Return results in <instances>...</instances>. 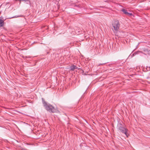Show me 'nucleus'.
Segmentation results:
<instances>
[{"label": "nucleus", "instance_id": "f257e3e1", "mask_svg": "<svg viewBox=\"0 0 150 150\" xmlns=\"http://www.w3.org/2000/svg\"><path fill=\"white\" fill-rule=\"evenodd\" d=\"M42 100L43 106L47 111L52 113H54L56 112V109L52 105L47 103L43 98H42Z\"/></svg>", "mask_w": 150, "mask_h": 150}, {"label": "nucleus", "instance_id": "f03ea898", "mask_svg": "<svg viewBox=\"0 0 150 150\" xmlns=\"http://www.w3.org/2000/svg\"><path fill=\"white\" fill-rule=\"evenodd\" d=\"M117 127L119 132L124 134L127 137H128L129 135L127 133V132L128 131L127 129L123 127L121 123H120L118 125Z\"/></svg>", "mask_w": 150, "mask_h": 150}, {"label": "nucleus", "instance_id": "7ed1b4c3", "mask_svg": "<svg viewBox=\"0 0 150 150\" xmlns=\"http://www.w3.org/2000/svg\"><path fill=\"white\" fill-rule=\"evenodd\" d=\"M114 30L117 31L119 29L120 24L119 21L117 20L115 21L114 23L112 24Z\"/></svg>", "mask_w": 150, "mask_h": 150}, {"label": "nucleus", "instance_id": "20e7f679", "mask_svg": "<svg viewBox=\"0 0 150 150\" xmlns=\"http://www.w3.org/2000/svg\"><path fill=\"white\" fill-rule=\"evenodd\" d=\"M70 68L71 70L74 71L75 69H78V67L76 66L73 65L71 66Z\"/></svg>", "mask_w": 150, "mask_h": 150}, {"label": "nucleus", "instance_id": "39448f33", "mask_svg": "<svg viewBox=\"0 0 150 150\" xmlns=\"http://www.w3.org/2000/svg\"><path fill=\"white\" fill-rule=\"evenodd\" d=\"M4 25V21L0 18V27H3Z\"/></svg>", "mask_w": 150, "mask_h": 150}, {"label": "nucleus", "instance_id": "423d86ee", "mask_svg": "<svg viewBox=\"0 0 150 150\" xmlns=\"http://www.w3.org/2000/svg\"><path fill=\"white\" fill-rule=\"evenodd\" d=\"M122 11L126 15H127V13L128 12L127 11V10L125 9H123L122 10Z\"/></svg>", "mask_w": 150, "mask_h": 150}, {"label": "nucleus", "instance_id": "0eeeda50", "mask_svg": "<svg viewBox=\"0 0 150 150\" xmlns=\"http://www.w3.org/2000/svg\"><path fill=\"white\" fill-rule=\"evenodd\" d=\"M23 16L22 15H20V16H13V17L8 18L11 19V18H17V17H22Z\"/></svg>", "mask_w": 150, "mask_h": 150}, {"label": "nucleus", "instance_id": "6e6552de", "mask_svg": "<svg viewBox=\"0 0 150 150\" xmlns=\"http://www.w3.org/2000/svg\"><path fill=\"white\" fill-rule=\"evenodd\" d=\"M126 15L129 16H132L133 14L132 13H130L128 12Z\"/></svg>", "mask_w": 150, "mask_h": 150}, {"label": "nucleus", "instance_id": "1a4fd4ad", "mask_svg": "<svg viewBox=\"0 0 150 150\" xmlns=\"http://www.w3.org/2000/svg\"><path fill=\"white\" fill-rule=\"evenodd\" d=\"M75 6H77L79 8H80L81 7V6L80 5H78V6H77L76 5H75Z\"/></svg>", "mask_w": 150, "mask_h": 150}, {"label": "nucleus", "instance_id": "9d476101", "mask_svg": "<svg viewBox=\"0 0 150 150\" xmlns=\"http://www.w3.org/2000/svg\"><path fill=\"white\" fill-rule=\"evenodd\" d=\"M28 0H20V1H28Z\"/></svg>", "mask_w": 150, "mask_h": 150}, {"label": "nucleus", "instance_id": "9b49d317", "mask_svg": "<svg viewBox=\"0 0 150 150\" xmlns=\"http://www.w3.org/2000/svg\"><path fill=\"white\" fill-rule=\"evenodd\" d=\"M100 8H105V6H100Z\"/></svg>", "mask_w": 150, "mask_h": 150}, {"label": "nucleus", "instance_id": "f8f14e48", "mask_svg": "<svg viewBox=\"0 0 150 150\" xmlns=\"http://www.w3.org/2000/svg\"><path fill=\"white\" fill-rule=\"evenodd\" d=\"M104 64H101V65H103Z\"/></svg>", "mask_w": 150, "mask_h": 150}, {"label": "nucleus", "instance_id": "ddd939ff", "mask_svg": "<svg viewBox=\"0 0 150 150\" xmlns=\"http://www.w3.org/2000/svg\"><path fill=\"white\" fill-rule=\"evenodd\" d=\"M26 150V149H25V150Z\"/></svg>", "mask_w": 150, "mask_h": 150}]
</instances>
